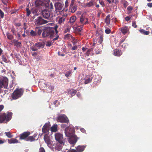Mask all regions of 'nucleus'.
<instances>
[{"label": "nucleus", "mask_w": 152, "mask_h": 152, "mask_svg": "<svg viewBox=\"0 0 152 152\" xmlns=\"http://www.w3.org/2000/svg\"><path fill=\"white\" fill-rule=\"evenodd\" d=\"M54 33V29L52 27H46L42 34L43 37H51Z\"/></svg>", "instance_id": "f257e3e1"}, {"label": "nucleus", "mask_w": 152, "mask_h": 152, "mask_svg": "<svg viewBox=\"0 0 152 152\" xmlns=\"http://www.w3.org/2000/svg\"><path fill=\"white\" fill-rule=\"evenodd\" d=\"M12 113H9L7 114L5 113L0 114V123H5L8 121L12 118Z\"/></svg>", "instance_id": "f03ea898"}, {"label": "nucleus", "mask_w": 152, "mask_h": 152, "mask_svg": "<svg viewBox=\"0 0 152 152\" xmlns=\"http://www.w3.org/2000/svg\"><path fill=\"white\" fill-rule=\"evenodd\" d=\"M23 93V90L21 89H17L13 92L12 94L13 99H16L21 97Z\"/></svg>", "instance_id": "7ed1b4c3"}, {"label": "nucleus", "mask_w": 152, "mask_h": 152, "mask_svg": "<svg viewBox=\"0 0 152 152\" xmlns=\"http://www.w3.org/2000/svg\"><path fill=\"white\" fill-rule=\"evenodd\" d=\"M55 138L56 141L60 144L64 145V140L62 134L59 133H57L55 134Z\"/></svg>", "instance_id": "20e7f679"}, {"label": "nucleus", "mask_w": 152, "mask_h": 152, "mask_svg": "<svg viewBox=\"0 0 152 152\" xmlns=\"http://www.w3.org/2000/svg\"><path fill=\"white\" fill-rule=\"evenodd\" d=\"M74 131L73 128L70 127H67L65 129V134L66 136L69 137L75 136L74 134Z\"/></svg>", "instance_id": "39448f33"}, {"label": "nucleus", "mask_w": 152, "mask_h": 152, "mask_svg": "<svg viewBox=\"0 0 152 152\" xmlns=\"http://www.w3.org/2000/svg\"><path fill=\"white\" fill-rule=\"evenodd\" d=\"M57 121L61 123H68L69 122L68 118L64 115L58 116L57 118Z\"/></svg>", "instance_id": "423d86ee"}, {"label": "nucleus", "mask_w": 152, "mask_h": 152, "mask_svg": "<svg viewBox=\"0 0 152 152\" xmlns=\"http://www.w3.org/2000/svg\"><path fill=\"white\" fill-rule=\"evenodd\" d=\"M8 79L6 77H4L2 79L0 80V87H3L7 88L8 85Z\"/></svg>", "instance_id": "0eeeda50"}, {"label": "nucleus", "mask_w": 152, "mask_h": 152, "mask_svg": "<svg viewBox=\"0 0 152 152\" xmlns=\"http://www.w3.org/2000/svg\"><path fill=\"white\" fill-rule=\"evenodd\" d=\"M48 22V21L43 19L40 17H38L37 19L35 20V24L36 25L38 26L47 23Z\"/></svg>", "instance_id": "6e6552de"}, {"label": "nucleus", "mask_w": 152, "mask_h": 152, "mask_svg": "<svg viewBox=\"0 0 152 152\" xmlns=\"http://www.w3.org/2000/svg\"><path fill=\"white\" fill-rule=\"evenodd\" d=\"M44 46L42 43H36L33 45L31 48V50L33 51H36L38 49L41 48H43Z\"/></svg>", "instance_id": "1a4fd4ad"}, {"label": "nucleus", "mask_w": 152, "mask_h": 152, "mask_svg": "<svg viewBox=\"0 0 152 152\" xmlns=\"http://www.w3.org/2000/svg\"><path fill=\"white\" fill-rule=\"evenodd\" d=\"M80 23L83 25L88 23V18H85L84 15L83 14H82L80 16Z\"/></svg>", "instance_id": "9d476101"}, {"label": "nucleus", "mask_w": 152, "mask_h": 152, "mask_svg": "<svg viewBox=\"0 0 152 152\" xmlns=\"http://www.w3.org/2000/svg\"><path fill=\"white\" fill-rule=\"evenodd\" d=\"M42 15L44 18L48 19L50 17V12L47 10H45L42 11Z\"/></svg>", "instance_id": "9b49d317"}, {"label": "nucleus", "mask_w": 152, "mask_h": 152, "mask_svg": "<svg viewBox=\"0 0 152 152\" xmlns=\"http://www.w3.org/2000/svg\"><path fill=\"white\" fill-rule=\"evenodd\" d=\"M50 125L48 123H46L43 126L42 131L43 133H46L49 132L50 129Z\"/></svg>", "instance_id": "f8f14e48"}, {"label": "nucleus", "mask_w": 152, "mask_h": 152, "mask_svg": "<svg viewBox=\"0 0 152 152\" xmlns=\"http://www.w3.org/2000/svg\"><path fill=\"white\" fill-rule=\"evenodd\" d=\"M30 133L29 132H25L20 135V139L24 140L26 141L28 136L30 135Z\"/></svg>", "instance_id": "ddd939ff"}, {"label": "nucleus", "mask_w": 152, "mask_h": 152, "mask_svg": "<svg viewBox=\"0 0 152 152\" xmlns=\"http://www.w3.org/2000/svg\"><path fill=\"white\" fill-rule=\"evenodd\" d=\"M66 16V15L64 14L60 16L58 18V23L60 24L62 23H64Z\"/></svg>", "instance_id": "4468645a"}, {"label": "nucleus", "mask_w": 152, "mask_h": 152, "mask_svg": "<svg viewBox=\"0 0 152 152\" xmlns=\"http://www.w3.org/2000/svg\"><path fill=\"white\" fill-rule=\"evenodd\" d=\"M70 138L69 139V142L71 144H75L77 142V139L76 135L73 136V137H69Z\"/></svg>", "instance_id": "2eb2a0df"}, {"label": "nucleus", "mask_w": 152, "mask_h": 152, "mask_svg": "<svg viewBox=\"0 0 152 152\" xmlns=\"http://www.w3.org/2000/svg\"><path fill=\"white\" fill-rule=\"evenodd\" d=\"M44 140L48 145L51 144L50 140V137L47 134H46L44 136Z\"/></svg>", "instance_id": "dca6fc26"}, {"label": "nucleus", "mask_w": 152, "mask_h": 152, "mask_svg": "<svg viewBox=\"0 0 152 152\" xmlns=\"http://www.w3.org/2000/svg\"><path fill=\"white\" fill-rule=\"evenodd\" d=\"M55 8L56 10H61L63 7V6L60 3H56L55 4Z\"/></svg>", "instance_id": "f3484780"}, {"label": "nucleus", "mask_w": 152, "mask_h": 152, "mask_svg": "<svg viewBox=\"0 0 152 152\" xmlns=\"http://www.w3.org/2000/svg\"><path fill=\"white\" fill-rule=\"evenodd\" d=\"M122 54L121 50L116 49L113 50V55L115 56H119Z\"/></svg>", "instance_id": "a211bd4d"}, {"label": "nucleus", "mask_w": 152, "mask_h": 152, "mask_svg": "<svg viewBox=\"0 0 152 152\" xmlns=\"http://www.w3.org/2000/svg\"><path fill=\"white\" fill-rule=\"evenodd\" d=\"M37 135L35 134L33 136H30L28 137L27 139H26V141L33 142L35 140V138L36 137Z\"/></svg>", "instance_id": "6ab92c4d"}, {"label": "nucleus", "mask_w": 152, "mask_h": 152, "mask_svg": "<svg viewBox=\"0 0 152 152\" xmlns=\"http://www.w3.org/2000/svg\"><path fill=\"white\" fill-rule=\"evenodd\" d=\"M119 30L124 34H126L129 31L128 27L126 26H124L119 28Z\"/></svg>", "instance_id": "aec40b11"}, {"label": "nucleus", "mask_w": 152, "mask_h": 152, "mask_svg": "<svg viewBox=\"0 0 152 152\" xmlns=\"http://www.w3.org/2000/svg\"><path fill=\"white\" fill-rule=\"evenodd\" d=\"M83 80H84L85 83L86 84L90 82L92 80V78L90 76H86Z\"/></svg>", "instance_id": "412c9836"}, {"label": "nucleus", "mask_w": 152, "mask_h": 152, "mask_svg": "<svg viewBox=\"0 0 152 152\" xmlns=\"http://www.w3.org/2000/svg\"><path fill=\"white\" fill-rule=\"evenodd\" d=\"M12 42L14 44L15 46H16L17 47H19L20 46L21 43L20 42H18V41L16 39H13L12 41Z\"/></svg>", "instance_id": "4be33fe9"}, {"label": "nucleus", "mask_w": 152, "mask_h": 152, "mask_svg": "<svg viewBox=\"0 0 152 152\" xmlns=\"http://www.w3.org/2000/svg\"><path fill=\"white\" fill-rule=\"evenodd\" d=\"M85 148V146H78L76 149L77 151L78 152H81L83 151Z\"/></svg>", "instance_id": "5701e85b"}, {"label": "nucleus", "mask_w": 152, "mask_h": 152, "mask_svg": "<svg viewBox=\"0 0 152 152\" xmlns=\"http://www.w3.org/2000/svg\"><path fill=\"white\" fill-rule=\"evenodd\" d=\"M8 142L9 143H15L18 142V140L15 138H12L8 140Z\"/></svg>", "instance_id": "b1692460"}, {"label": "nucleus", "mask_w": 152, "mask_h": 152, "mask_svg": "<svg viewBox=\"0 0 152 152\" xmlns=\"http://www.w3.org/2000/svg\"><path fill=\"white\" fill-rule=\"evenodd\" d=\"M35 5L36 6L42 5L43 4L42 1L41 0H36L35 1Z\"/></svg>", "instance_id": "393cba45"}, {"label": "nucleus", "mask_w": 152, "mask_h": 152, "mask_svg": "<svg viewBox=\"0 0 152 152\" xmlns=\"http://www.w3.org/2000/svg\"><path fill=\"white\" fill-rule=\"evenodd\" d=\"M57 125H54L50 128V130L52 132H56L57 131Z\"/></svg>", "instance_id": "a878e982"}, {"label": "nucleus", "mask_w": 152, "mask_h": 152, "mask_svg": "<svg viewBox=\"0 0 152 152\" xmlns=\"http://www.w3.org/2000/svg\"><path fill=\"white\" fill-rule=\"evenodd\" d=\"M105 23L107 25H109L110 23V15H109L107 16L105 19Z\"/></svg>", "instance_id": "bb28decb"}, {"label": "nucleus", "mask_w": 152, "mask_h": 152, "mask_svg": "<svg viewBox=\"0 0 152 152\" xmlns=\"http://www.w3.org/2000/svg\"><path fill=\"white\" fill-rule=\"evenodd\" d=\"M140 32L145 35H148L149 34V32L148 31H145L143 29H141L140 30Z\"/></svg>", "instance_id": "cd10ccee"}, {"label": "nucleus", "mask_w": 152, "mask_h": 152, "mask_svg": "<svg viewBox=\"0 0 152 152\" xmlns=\"http://www.w3.org/2000/svg\"><path fill=\"white\" fill-rule=\"evenodd\" d=\"M72 36L70 34H67L65 35L64 39H72Z\"/></svg>", "instance_id": "c85d7f7f"}, {"label": "nucleus", "mask_w": 152, "mask_h": 152, "mask_svg": "<svg viewBox=\"0 0 152 152\" xmlns=\"http://www.w3.org/2000/svg\"><path fill=\"white\" fill-rule=\"evenodd\" d=\"M76 19V17L75 16H72L71 17L69 20L70 22L71 23H73L75 22Z\"/></svg>", "instance_id": "c756f323"}, {"label": "nucleus", "mask_w": 152, "mask_h": 152, "mask_svg": "<svg viewBox=\"0 0 152 152\" xmlns=\"http://www.w3.org/2000/svg\"><path fill=\"white\" fill-rule=\"evenodd\" d=\"M6 35L7 37V38L10 40H12L13 38V35L8 32L6 33Z\"/></svg>", "instance_id": "7c9ffc66"}, {"label": "nucleus", "mask_w": 152, "mask_h": 152, "mask_svg": "<svg viewBox=\"0 0 152 152\" xmlns=\"http://www.w3.org/2000/svg\"><path fill=\"white\" fill-rule=\"evenodd\" d=\"M76 9L77 8L76 7L73 6L72 7H69V10L71 12L74 13L76 11Z\"/></svg>", "instance_id": "2f4dec72"}, {"label": "nucleus", "mask_w": 152, "mask_h": 152, "mask_svg": "<svg viewBox=\"0 0 152 152\" xmlns=\"http://www.w3.org/2000/svg\"><path fill=\"white\" fill-rule=\"evenodd\" d=\"M83 25H82L80 26H77L76 28V30L78 31H81L83 29Z\"/></svg>", "instance_id": "473e14b6"}, {"label": "nucleus", "mask_w": 152, "mask_h": 152, "mask_svg": "<svg viewBox=\"0 0 152 152\" xmlns=\"http://www.w3.org/2000/svg\"><path fill=\"white\" fill-rule=\"evenodd\" d=\"M30 34L32 36H35L37 35V33L36 32L33 30H31V31Z\"/></svg>", "instance_id": "72a5a7b5"}, {"label": "nucleus", "mask_w": 152, "mask_h": 152, "mask_svg": "<svg viewBox=\"0 0 152 152\" xmlns=\"http://www.w3.org/2000/svg\"><path fill=\"white\" fill-rule=\"evenodd\" d=\"M36 30H37V34L38 35H40L41 34V33L42 32V30L41 29H40L38 27H36L35 28Z\"/></svg>", "instance_id": "f704fd0d"}, {"label": "nucleus", "mask_w": 152, "mask_h": 152, "mask_svg": "<svg viewBox=\"0 0 152 152\" xmlns=\"http://www.w3.org/2000/svg\"><path fill=\"white\" fill-rule=\"evenodd\" d=\"M68 92L69 93L71 94H74L75 95L77 91H76V90H74V89H72L70 90Z\"/></svg>", "instance_id": "c9c22d12"}, {"label": "nucleus", "mask_w": 152, "mask_h": 152, "mask_svg": "<svg viewBox=\"0 0 152 152\" xmlns=\"http://www.w3.org/2000/svg\"><path fill=\"white\" fill-rule=\"evenodd\" d=\"M26 15L27 16H29L31 13V10L28 8H27L26 9Z\"/></svg>", "instance_id": "e433bc0d"}, {"label": "nucleus", "mask_w": 152, "mask_h": 152, "mask_svg": "<svg viewBox=\"0 0 152 152\" xmlns=\"http://www.w3.org/2000/svg\"><path fill=\"white\" fill-rule=\"evenodd\" d=\"M5 134L9 138H10L12 137V136L11 134V133L9 132H5Z\"/></svg>", "instance_id": "4c0bfd02"}, {"label": "nucleus", "mask_w": 152, "mask_h": 152, "mask_svg": "<svg viewBox=\"0 0 152 152\" xmlns=\"http://www.w3.org/2000/svg\"><path fill=\"white\" fill-rule=\"evenodd\" d=\"M94 5L93 2L92 1H90L88 3L87 5L86 6L88 7H91L92 6Z\"/></svg>", "instance_id": "58836bf2"}, {"label": "nucleus", "mask_w": 152, "mask_h": 152, "mask_svg": "<svg viewBox=\"0 0 152 152\" xmlns=\"http://www.w3.org/2000/svg\"><path fill=\"white\" fill-rule=\"evenodd\" d=\"M105 33L107 34H109L111 33V30L109 28H107L105 29Z\"/></svg>", "instance_id": "ea45409f"}, {"label": "nucleus", "mask_w": 152, "mask_h": 152, "mask_svg": "<svg viewBox=\"0 0 152 152\" xmlns=\"http://www.w3.org/2000/svg\"><path fill=\"white\" fill-rule=\"evenodd\" d=\"M132 26L134 28H136L137 27V25L136 24V23L135 21H133L132 23Z\"/></svg>", "instance_id": "a19ab883"}, {"label": "nucleus", "mask_w": 152, "mask_h": 152, "mask_svg": "<svg viewBox=\"0 0 152 152\" xmlns=\"http://www.w3.org/2000/svg\"><path fill=\"white\" fill-rule=\"evenodd\" d=\"M0 14L1 18H3L4 17V14L2 11L0 9Z\"/></svg>", "instance_id": "79ce46f5"}, {"label": "nucleus", "mask_w": 152, "mask_h": 152, "mask_svg": "<svg viewBox=\"0 0 152 152\" xmlns=\"http://www.w3.org/2000/svg\"><path fill=\"white\" fill-rule=\"evenodd\" d=\"M71 72L70 71H68L65 74V76L66 77H68L69 75L71 74Z\"/></svg>", "instance_id": "37998d69"}, {"label": "nucleus", "mask_w": 152, "mask_h": 152, "mask_svg": "<svg viewBox=\"0 0 152 152\" xmlns=\"http://www.w3.org/2000/svg\"><path fill=\"white\" fill-rule=\"evenodd\" d=\"M133 7L131 6H129L127 8V10L128 11H131L133 10Z\"/></svg>", "instance_id": "c03bdc74"}, {"label": "nucleus", "mask_w": 152, "mask_h": 152, "mask_svg": "<svg viewBox=\"0 0 152 152\" xmlns=\"http://www.w3.org/2000/svg\"><path fill=\"white\" fill-rule=\"evenodd\" d=\"M51 45V43L50 41H48L46 42V45L47 46L50 47Z\"/></svg>", "instance_id": "a18cd8bd"}, {"label": "nucleus", "mask_w": 152, "mask_h": 152, "mask_svg": "<svg viewBox=\"0 0 152 152\" xmlns=\"http://www.w3.org/2000/svg\"><path fill=\"white\" fill-rule=\"evenodd\" d=\"M39 152H45V151L43 147H41L39 148Z\"/></svg>", "instance_id": "49530a36"}, {"label": "nucleus", "mask_w": 152, "mask_h": 152, "mask_svg": "<svg viewBox=\"0 0 152 152\" xmlns=\"http://www.w3.org/2000/svg\"><path fill=\"white\" fill-rule=\"evenodd\" d=\"M67 152H77L76 151L73 149H70Z\"/></svg>", "instance_id": "de8ad7c7"}, {"label": "nucleus", "mask_w": 152, "mask_h": 152, "mask_svg": "<svg viewBox=\"0 0 152 152\" xmlns=\"http://www.w3.org/2000/svg\"><path fill=\"white\" fill-rule=\"evenodd\" d=\"M131 17H130L129 16H128L125 17V20L128 21H129L131 19Z\"/></svg>", "instance_id": "09e8293b"}, {"label": "nucleus", "mask_w": 152, "mask_h": 152, "mask_svg": "<svg viewBox=\"0 0 152 152\" xmlns=\"http://www.w3.org/2000/svg\"><path fill=\"white\" fill-rule=\"evenodd\" d=\"M2 2L4 5H6L7 3V0H1Z\"/></svg>", "instance_id": "8fccbe9b"}, {"label": "nucleus", "mask_w": 152, "mask_h": 152, "mask_svg": "<svg viewBox=\"0 0 152 152\" xmlns=\"http://www.w3.org/2000/svg\"><path fill=\"white\" fill-rule=\"evenodd\" d=\"M70 31V28L69 27L67 28L64 31V33H66L67 32H69Z\"/></svg>", "instance_id": "3c124183"}, {"label": "nucleus", "mask_w": 152, "mask_h": 152, "mask_svg": "<svg viewBox=\"0 0 152 152\" xmlns=\"http://www.w3.org/2000/svg\"><path fill=\"white\" fill-rule=\"evenodd\" d=\"M32 12L33 14H34L35 15H36L37 12V10H33Z\"/></svg>", "instance_id": "603ef678"}, {"label": "nucleus", "mask_w": 152, "mask_h": 152, "mask_svg": "<svg viewBox=\"0 0 152 152\" xmlns=\"http://www.w3.org/2000/svg\"><path fill=\"white\" fill-rule=\"evenodd\" d=\"M127 2L126 1H125V2L124 3L123 5L124 7L126 8L128 6Z\"/></svg>", "instance_id": "864d4df0"}, {"label": "nucleus", "mask_w": 152, "mask_h": 152, "mask_svg": "<svg viewBox=\"0 0 152 152\" xmlns=\"http://www.w3.org/2000/svg\"><path fill=\"white\" fill-rule=\"evenodd\" d=\"M69 1L68 0H66L65 2V7H67L68 6Z\"/></svg>", "instance_id": "5fc2aeb1"}, {"label": "nucleus", "mask_w": 152, "mask_h": 152, "mask_svg": "<svg viewBox=\"0 0 152 152\" xmlns=\"http://www.w3.org/2000/svg\"><path fill=\"white\" fill-rule=\"evenodd\" d=\"M37 52H34L32 53V55L34 57H36L37 55Z\"/></svg>", "instance_id": "6e6d98bb"}, {"label": "nucleus", "mask_w": 152, "mask_h": 152, "mask_svg": "<svg viewBox=\"0 0 152 152\" xmlns=\"http://www.w3.org/2000/svg\"><path fill=\"white\" fill-rule=\"evenodd\" d=\"M8 91L7 90H5L4 92L2 93H3V95H7L8 93Z\"/></svg>", "instance_id": "4d7b16f0"}, {"label": "nucleus", "mask_w": 152, "mask_h": 152, "mask_svg": "<svg viewBox=\"0 0 152 152\" xmlns=\"http://www.w3.org/2000/svg\"><path fill=\"white\" fill-rule=\"evenodd\" d=\"M147 6L149 7H152V2L151 3H148L147 4Z\"/></svg>", "instance_id": "13d9d810"}, {"label": "nucleus", "mask_w": 152, "mask_h": 152, "mask_svg": "<svg viewBox=\"0 0 152 152\" xmlns=\"http://www.w3.org/2000/svg\"><path fill=\"white\" fill-rule=\"evenodd\" d=\"M4 106L2 105H0V112L3 109Z\"/></svg>", "instance_id": "bf43d9fd"}, {"label": "nucleus", "mask_w": 152, "mask_h": 152, "mask_svg": "<svg viewBox=\"0 0 152 152\" xmlns=\"http://www.w3.org/2000/svg\"><path fill=\"white\" fill-rule=\"evenodd\" d=\"M118 0H111L112 2H114L115 4L117 3L118 2Z\"/></svg>", "instance_id": "052dcab7"}, {"label": "nucleus", "mask_w": 152, "mask_h": 152, "mask_svg": "<svg viewBox=\"0 0 152 152\" xmlns=\"http://www.w3.org/2000/svg\"><path fill=\"white\" fill-rule=\"evenodd\" d=\"M100 40L99 41V42L100 43H101L103 41V38L101 37L99 39Z\"/></svg>", "instance_id": "680f3d73"}, {"label": "nucleus", "mask_w": 152, "mask_h": 152, "mask_svg": "<svg viewBox=\"0 0 152 152\" xmlns=\"http://www.w3.org/2000/svg\"><path fill=\"white\" fill-rule=\"evenodd\" d=\"M80 131L83 133H85L86 132L85 130L83 128L80 129Z\"/></svg>", "instance_id": "e2e57ef3"}, {"label": "nucleus", "mask_w": 152, "mask_h": 152, "mask_svg": "<svg viewBox=\"0 0 152 152\" xmlns=\"http://www.w3.org/2000/svg\"><path fill=\"white\" fill-rule=\"evenodd\" d=\"M99 2L100 4L102 5V6L103 7L104 4V1H100Z\"/></svg>", "instance_id": "0e129e2a"}, {"label": "nucleus", "mask_w": 152, "mask_h": 152, "mask_svg": "<svg viewBox=\"0 0 152 152\" xmlns=\"http://www.w3.org/2000/svg\"><path fill=\"white\" fill-rule=\"evenodd\" d=\"M77 46H74L72 47V49L73 50H75L77 49Z\"/></svg>", "instance_id": "69168bd1"}, {"label": "nucleus", "mask_w": 152, "mask_h": 152, "mask_svg": "<svg viewBox=\"0 0 152 152\" xmlns=\"http://www.w3.org/2000/svg\"><path fill=\"white\" fill-rule=\"evenodd\" d=\"M4 142V140H2L0 139V144L3 143Z\"/></svg>", "instance_id": "338daca9"}, {"label": "nucleus", "mask_w": 152, "mask_h": 152, "mask_svg": "<svg viewBox=\"0 0 152 152\" xmlns=\"http://www.w3.org/2000/svg\"><path fill=\"white\" fill-rule=\"evenodd\" d=\"M15 29L14 28H12L11 29V31L13 33H14L15 32Z\"/></svg>", "instance_id": "774afa93"}]
</instances>
